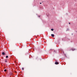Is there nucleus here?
<instances>
[{
    "label": "nucleus",
    "mask_w": 77,
    "mask_h": 77,
    "mask_svg": "<svg viewBox=\"0 0 77 77\" xmlns=\"http://www.w3.org/2000/svg\"><path fill=\"white\" fill-rule=\"evenodd\" d=\"M54 53H56V51H55L54 50Z\"/></svg>",
    "instance_id": "0eeeda50"
},
{
    "label": "nucleus",
    "mask_w": 77,
    "mask_h": 77,
    "mask_svg": "<svg viewBox=\"0 0 77 77\" xmlns=\"http://www.w3.org/2000/svg\"><path fill=\"white\" fill-rule=\"evenodd\" d=\"M2 55H5V52H3L2 53Z\"/></svg>",
    "instance_id": "423d86ee"
},
{
    "label": "nucleus",
    "mask_w": 77,
    "mask_h": 77,
    "mask_svg": "<svg viewBox=\"0 0 77 77\" xmlns=\"http://www.w3.org/2000/svg\"><path fill=\"white\" fill-rule=\"evenodd\" d=\"M39 17H40V16H39Z\"/></svg>",
    "instance_id": "dca6fc26"
},
{
    "label": "nucleus",
    "mask_w": 77,
    "mask_h": 77,
    "mask_svg": "<svg viewBox=\"0 0 77 77\" xmlns=\"http://www.w3.org/2000/svg\"><path fill=\"white\" fill-rule=\"evenodd\" d=\"M51 36H52V37H54V34H52L51 35Z\"/></svg>",
    "instance_id": "39448f33"
},
{
    "label": "nucleus",
    "mask_w": 77,
    "mask_h": 77,
    "mask_svg": "<svg viewBox=\"0 0 77 77\" xmlns=\"http://www.w3.org/2000/svg\"><path fill=\"white\" fill-rule=\"evenodd\" d=\"M55 65H58L59 64V63L58 62H57V60H55Z\"/></svg>",
    "instance_id": "f03ea898"
},
{
    "label": "nucleus",
    "mask_w": 77,
    "mask_h": 77,
    "mask_svg": "<svg viewBox=\"0 0 77 77\" xmlns=\"http://www.w3.org/2000/svg\"><path fill=\"white\" fill-rule=\"evenodd\" d=\"M8 76H9V75H10V76H11V75H12V72H10L9 73V74H8Z\"/></svg>",
    "instance_id": "f257e3e1"
},
{
    "label": "nucleus",
    "mask_w": 77,
    "mask_h": 77,
    "mask_svg": "<svg viewBox=\"0 0 77 77\" xmlns=\"http://www.w3.org/2000/svg\"><path fill=\"white\" fill-rule=\"evenodd\" d=\"M68 30H69V29H67L66 30V31H68Z\"/></svg>",
    "instance_id": "9b49d317"
},
{
    "label": "nucleus",
    "mask_w": 77,
    "mask_h": 77,
    "mask_svg": "<svg viewBox=\"0 0 77 77\" xmlns=\"http://www.w3.org/2000/svg\"><path fill=\"white\" fill-rule=\"evenodd\" d=\"M69 24H71V23H69Z\"/></svg>",
    "instance_id": "ddd939ff"
},
{
    "label": "nucleus",
    "mask_w": 77,
    "mask_h": 77,
    "mask_svg": "<svg viewBox=\"0 0 77 77\" xmlns=\"http://www.w3.org/2000/svg\"><path fill=\"white\" fill-rule=\"evenodd\" d=\"M51 50H52V49H51Z\"/></svg>",
    "instance_id": "2eb2a0df"
},
{
    "label": "nucleus",
    "mask_w": 77,
    "mask_h": 77,
    "mask_svg": "<svg viewBox=\"0 0 77 77\" xmlns=\"http://www.w3.org/2000/svg\"><path fill=\"white\" fill-rule=\"evenodd\" d=\"M6 57V58H8V56H7Z\"/></svg>",
    "instance_id": "9d476101"
},
{
    "label": "nucleus",
    "mask_w": 77,
    "mask_h": 77,
    "mask_svg": "<svg viewBox=\"0 0 77 77\" xmlns=\"http://www.w3.org/2000/svg\"><path fill=\"white\" fill-rule=\"evenodd\" d=\"M75 50V49H74V48H72V51H74V50Z\"/></svg>",
    "instance_id": "7ed1b4c3"
},
{
    "label": "nucleus",
    "mask_w": 77,
    "mask_h": 77,
    "mask_svg": "<svg viewBox=\"0 0 77 77\" xmlns=\"http://www.w3.org/2000/svg\"><path fill=\"white\" fill-rule=\"evenodd\" d=\"M51 30H52V31H53V30H54V29H51Z\"/></svg>",
    "instance_id": "1a4fd4ad"
},
{
    "label": "nucleus",
    "mask_w": 77,
    "mask_h": 77,
    "mask_svg": "<svg viewBox=\"0 0 77 77\" xmlns=\"http://www.w3.org/2000/svg\"><path fill=\"white\" fill-rule=\"evenodd\" d=\"M22 69L23 70H24V68H22Z\"/></svg>",
    "instance_id": "f8f14e48"
},
{
    "label": "nucleus",
    "mask_w": 77,
    "mask_h": 77,
    "mask_svg": "<svg viewBox=\"0 0 77 77\" xmlns=\"http://www.w3.org/2000/svg\"><path fill=\"white\" fill-rule=\"evenodd\" d=\"M8 59H6L5 60V62H7V60Z\"/></svg>",
    "instance_id": "20e7f679"
},
{
    "label": "nucleus",
    "mask_w": 77,
    "mask_h": 77,
    "mask_svg": "<svg viewBox=\"0 0 77 77\" xmlns=\"http://www.w3.org/2000/svg\"><path fill=\"white\" fill-rule=\"evenodd\" d=\"M7 71V70H6V69L4 70V71L5 72H6Z\"/></svg>",
    "instance_id": "6e6552de"
},
{
    "label": "nucleus",
    "mask_w": 77,
    "mask_h": 77,
    "mask_svg": "<svg viewBox=\"0 0 77 77\" xmlns=\"http://www.w3.org/2000/svg\"><path fill=\"white\" fill-rule=\"evenodd\" d=\"M40 3V4H42V3Z\"/></svg>",
    "instance_id": "4468645a"
}]
</instances>
